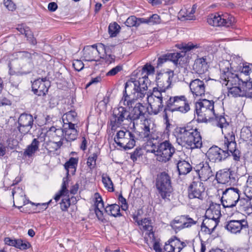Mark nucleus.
<instances>
[{"instance_id": "obj_57", "label": "nucleus", "mask_w": 252, "mask_h": 252, "mask_svg": "<svg viewBox=\"0 0 252 252\" xmlns=\"http://www.w3.org/2000/svg\"><path fill=\"white\" fill-rule=\"evenodd\" d=\"M118 200L119 203L121 204L122 210L126 211L128 209V205L126 203V199L122 196V194H120L118 197Z\"/></svg>"}, {"instance_id": "obj_2", "label": "nucleus", "mask_w": 252, "mask_h": 252, "mask_svg": "<svg viewBox=\"0 0 252 252\" xmlns=\"http://www.w3.org/2000/svg\"><path fill=\"white\" fill-rule=\"evenodd\" d=\"M177 142L189 149L200 148L202 145V138L197 128L188 125L184 127H177L175 131Z\"/></svg>"}, {"instance_id": "obj_1", "label": "nucleus", "mask_w": 252, "mask_h": 252, "mask_svg": "<svg viewBox=\"0 0 252 252\" xmlns=\"http://www.w3.org/2000/svg\"><path fill=\"white\" fill-rule=\"evenodd\" d=\"M155 67L150 64L146 63L142 69L141 78L138 80L131 79L125 85L120 103L128 107H132L135 100L143 98L147 93L148 75L154 74Z\"/></svg>"}, {"instance_id": "obj_51", "label": "nucleus", "mask_w": 252, "mask_h": 252, "mask_svg": "<svg viewBox=\"0 0 252 252\" xmlns=\"http://www.w3.org/2000/svg\"><path fill=\"white\" fill-rule=\"evenodd\" d=\"M68 186V176L64 177L63 179V183L62 185V188L60 191L65 194V195H68L69 190L67 189Z\"/></svg>"}, {"instance_id": "obj_36", "label": "nucleus", "mask_w": 252, "mask_h": 252, "mask_svg": "<svg viewBox=\"0 0 252 252\" xmlns=\"http://www.w3.org/2000/svg\"><path fill=\"white\" fill-rule=\"evenodd\" d=\"M64 131V140L67 141H73L76 139L77 136V131L74 126H63Z\"/></svg>"}, {"instance_id": "obj_20", "label": "nucleus", "mask_w": 252, "mask_h": 252, "mask_svg": "<svg viewBox=\"0 0 252 252\" xmlns=\"http://www.w3.org/2000/svg\"><path fill=\"white\" fill-rule=\"evenodd\" d=\"M134 219L135 222L137 223L140 229L146 232L145 240L147 241H153L155 239V236L153 231V226L151 220L149 218H144L141 220H138L136 217Z\"/></svg>"}, {"instance_id": "obj_3", "label": "nucleus", "mask_w": 252, "mask_h": 252, "mask_svg": "<svg viewBox=\"0 0 252 252\" xmlns=\"http://www.w3.org/2000/svg\"><path fill=\"white\" fill-rule=\"evenodd\" d=\"M195 113L199 122H207L217 118L214 110V102L206 99L196 102Z\"/></svg>"}, {"instance_id": "obj_46", "label": "nucleus", "mask_w": 252, "mask_h": 252, "mask_svg": "<svg viewBox=\"0 0 252 252\" xmlns=\"http://www.w3.org/2000/svg\"><path fill=\"white\" fill-rule=\"evenodd\" d=\"M14 247L20 250H27L31 247V244L28 241L21 239H16Z\"/></svg>"}, {"instance_id": "obj_35", "label": "nucleus", "mask_w": 252, "mask_h": 252, "mask_svg": "<svg viewBox=\"0 0 252 252\" xmlns=\"http://www.w3.org/2000/svg\"><path fill=\"white\" fill-rule=\"evenodd\" d=\"M51 135L53 141L55 142H61L63 144L64 138V131L61 128H57L55 126H51L48 131Z\"/></svg>"}, {"instance_id": "obj_43", "label": "nucleus", "mask_w": 252, "mask_h": 252, "mask_svg": "<svg viewBox=\"0 0 252 252\" xmlns=\"http://www.w3.org/2000/svg\"><path fill=\"white\" fill-rule=\"evenodd\" d=\"M62 145L61 142L50 141L47 143L46 148L49 152H53L58 150Z\"/></svg>"}, {"instance_id": "obj_39", "label": "nucleus", "mask_w": 252, "mask_h": 252, "mask_svg": "<svg viewBox=\"0 0 252 252\" xmlns=\"http://www.w3.org/2000/svg\"><path fill=\"white\" fill-rule=\"evenodd\" d=\"M197 6L194 4L190 10L186 8L182 9L180 12V15L184 18L186 20H191L194 19V14L195 12Z\"/></svg>"}, {"instance_id": "obj_33", "label": "nucleus", "mask_w": 252, "mask_h": 252, "mask_svg": "<svg viewBox=\"0 0 252 252\" xmlns=\"http://www.w3.org/2000/svg\"><path fill=\"white\" fill-rule=\"evenodd\" d=\"M39 141L37 138H34L31 144L28 145L23 153L25 157L31 158L39 151Z\"/></svg>"}, {"instance_id": "obj_26", "label": "nucleus", "mask_w": 252, "mask_h": 252, "mask_svg": "<svg viewBox=\"0 0 252 252\" xmlns=\"http://www.w3.org/2000/svg\"><path fill=\"white\" fill-rule=\"evenodd\" d=\"M145 107L140 102L136 103L130 112H129V120L133 122V125L138 124V121L142 122L145 119Z\"/></svg>"}, {"instance_id": "obj_59", "label": "nucleus", "mask_w": 252, "mask_h": 252, "mask_svg": "<svg viewBox=\"0 0 252 252\" xmlns=\"http://www.w3.org/2000/svg\"><path fill=\"white\" fill-rule=\"evenodd\" d=\"M212 229L213 228H212L210 225H206V223H204L203 221L201 226V230L202 231L204 232L206 234H211L213 233Z\"/></svg>"}, {"instance_id": "obj_25", "label": "nucleus", "mask_w": 252, "mask_h": 252, "mask_svg": "<svg viewBox=\"0 0 252 252\" xmlns=\"http://www.w3.org/2000/svg\"><path fill=\"white\" fill-rule=\"evenodd\" d=\"M189 90L194 97H202L205 95L206 86L204 82L199 79L190 81L189 83Z\"/></svg>"}, {"instance_id": "obj_13", "label": "nucleus", "mask_w": 252, "mask_h": 252, "mask_svg": "<svg viewBox=\"0 0 252 252\" xmlns=\"http://www.w3.org/2000/svg\"><path fill=\"white\" fill-rule=\"evenodd\" d=\"M240 195V191L237 188H229L223 191L221 203L224 208H232L236 206Z\"/></svg>"}, {"instance_id": "obj_4", "label": "nucleus", "mask_w": 252, "mask_h": 252, "mask_svg": "<svg viewBox=\"0 0 252 252\" xmlns=\"http://www.w3.org/2000/svg\"><path fill=\"white\" fill-rule=\"evenodd\" d=\"M222 84L227 86L228 95L232 97H248L252 98V83L239 82L236 84H231L229 79H221Z\"/></svg>"}, {"instance_id": "obj_64", "label": "nucleus", "mask_w": 252, "mask_h": 252, "mask_svg": "<svg viewBox=\"0 0 252 252\" xmlns=\"http://www.w3.org/2000/svg\"><path fill=\"white\" fill-rule=\"evenodd\" d=\"M244 193L248 199H252V188H246Z\"/></svg>"}, {"instance_id": "obj_49", "label": "nucleus", "mask_w": 252, "mask_h": 252, "mask_svg": "<svg viewBox=\"0 0 252 252\" xmlns=\"http://www.w3.org/2000/svg\"><path fill=\"white\" fill-rule=\"evenodd\" d=\"M250 200H251L249 199H248L240 197L239 200L237 203H238L239 209L242 211L245 208V207H247L248 205L249 206L251 203Z\"/></svg>"}, {"instance_id": "obj_54", "label": "nucleus", "mask_w": 252, "mask_h": 252, "mask_svg": "<svg viewBox=\"0 0 252 252\" xmlns=\"http://www.w3.org/2000/svg\"><path fill=\"white\" fill-rule=\"evenodd\" d=\"M72 65L74 69L78 71H81L84 67V64L82 61L79 60H74Z\"/></svg>"}, {"instance_id": "obj_58", "label": "nucleus", "mask_w": 252, "mask_h": 252, "mask_svg": "<svg viewBox=\"0 0 252 252\" xmlns=\"http://www.w3.org/2000/svg\"><path fill=\"white\" fill-rule=\"evenodd\" d=\"M142 155L141 149H136L131 154L130 156L131 159L133 161H135L137 159L140 157V156Z\"/></svg>"}, {"instance_id": "obj_38", "label": "nucleus", "mask_w": 252, "mask_h": 252, "mask_svg": "<svg viewBox=\"0 0 252 252\" xmlns=\"http://www.w3.org/2000/svg\"><path fill=\"white\" fill-rule=\"evenodd\" d=\"M177 168L180 175H186L192 169V166L190 163L185 160H179L177 163Z\"/></svg>"}, {"instance_id": "obj_7", "label": "nucleus", "mask_w": 252, "mask_h": 252, "mask_svg": "<svg viewBox=\"0 0 252 252\" xmlns=\"http://www.w3.org/2000/svg\"><path fill=\"white\" fill-rule=\"evenodd\" d=\"M222 132L224 135L222 148L228 151L229 154H231L235 162L240 161L241 153L237 147L234 133L231 129L226 131L222 129Z\"/></svg>"}, {"instance_id": "obj_44", "label": "nucleus", "mask_w": 252, "mask_h": 252, "mask_svg": "<svg viewBox=\"0 0 252 252\" xmlns=\"http://www.w3.org/2000/svg\"><path fill=\"white\" fill-rule=\"evenodd\" d=\"M98 155L97 152L91 154L87 159V164L91 170L94 169L96 165Z\"/></svg>"}, {"instance_id": "obj_62", "label": "nucleus", "mask_w": 252, "mask_h": 252, "mask_svg": "<svg viewBox=\"0 0 252 252\" xmlns=\"http://www.w3.org/2000/svg\"><path fill=\"white\" fill-rule=\"evenodd\" d=\"M94 212L98 220L100 221H103L105 219L102 211L101 210V209H94Z\"/></svg>"}, {"instance_id": "obj_53", "label": "nucleus", "mask_w": 252, "mask_h": 252, "mask_svg": "<svg viewBox=\"0 0 252 252\" xmlns=\"http://www.w3.org/2000/svg\"><path fill=\"white\" fill-rule=\"evenodd\" d=\"M25 35L32 44L35 45L36 43V39L33 37L32 32L29 27L27 28Z\"/></svg>"}, {"instance_id": "obj_23", "label": "nucleus", "mask_w": 252, "mask_h": 252, "mask_svg": "<svg viewBox=\"0 0 252 252\" xmlns=\"http://www.w3.org/2000/svg\"><path fill=\"white\" fill-rule=\"evenodd\" d=\"M248 223L245 219L241 220H230L226 222L225 228L230 233L234 234H239L242 230L248 228Z\"/></svg>"}, {"instance_id": "obj_8", "label": "nucleus", "mask_w": 252, "mask_h": 252, "mask_svg": "<svg viewBox=\"0 0 252 252\" xmlns=\"http://www.w3.org/2000/svg\"><path fill=\"white\" fill-rule=\"evenodd\" d=\"M175 152V149L168 140H165L157 145L152 150L157 160L166 162L169 161Z\"/></svg>"}, {"instance_id": "obj_61", "label": "nucleus", "mask_w": 252, "mask_h": 252, "mask_svg": "<svg viewBox=\"0 0 252 252\" xmlns=\"http://www.w3.org/2000/svg\"><path fill=\"white\" fill-rule=\"evenodd\" d=\"M169 60L168 54L164 55L158 58L157 63V67H159L162 65V64Z\"/></svg>"}, {"instance_id": "obj_31", "label": "nucleus", "mask_w": 252, "mask_h": 252, "mask_svg": "<svg viewBox=\"0 0 252 252\" xmlns=\"http://www.w3.org/2000/svg\"><path fill=\"white\" fill-rule=\"evenodd\" d=\"M220 208V204L212 203L206 211V217L218 220L221 216Z\"/></svg>"}, {"instance_id": "obj_52", "label": "nucleus", "mask_w": 252, "mask_h": 252, "mask_svg": "<svg viewBox=\"0 0 252 252\" xmlns=\"http://www.w3.org/2000/svg\"><path fill=\"white\" fill-rule=\"evenodd\" d=\"M203 222L206 223V225H210L212 228H213L212 231L213 232L218 224L219 220L206 218V219Z\"/></svg>"}, {"instance_id": "obj_6", "label": "nucleus", "mask_w": 252, "mask_h": 252, "mask_svg": "<svg viewBox=\"0 0 252 252\" xmlns=\"http://www.w3.org/2000/svg\"><path fill=\"white\" fill-rule=\"evenodd\" d=\"M169 96V94L159 92L157 89L153 90L152 93L150 94H147V99L152 113L156 115L161 111L164 107V102L165 104L164 110H167V101Z\"/></svg>"}, {"instance_id": "obj_28", "label": "nucleus", "mask_w": 252, "mask_h": 252, "mask_svg": "<svg viewBox=\"0 0 252 252\" xmlns=\"http://www.w3.org/2000/svg\"><path fill=\"white\" fill-rule=\"evenodd\" d=\"M186 246L185 242H182L176 237L171 238L165 243L164 251L166 252H180Z\"/></svg>"}, {"instance_id": "obj_60", "label": "nucleus", "mask_w": 252, "mask_h": 252, "mask_svg": "<svg viewBox=\"0 0 252 252\" xmlns=\"http://www.w3.org/2000/svg\"><path fill=\"white\" fill-rule=\"evenodd\" d=\"M159 16L157 14H153L149 18L150 24L153 25L159 23Z\"/></svg>"}, {"instance_id": "obj_12", "label": "nucleus", "mask_w": 252, "mask_h": 252, "mask_svg": "<svg viewBox=\"0 0 252 252\" xmlns=\"http://www.w3.org/2000/svg\"><path fill=\"white\" fill-rule=\"evenodd\" d=\"M114 141L118 146L124 149H130L135 145V137L128 130H120L116 133Z\"/></svg>"}, {"instance_id": "obj_40", "label": "nucleus", "mask_w": 252, "mask_h": 252, "mask_svg": "<svg viewBox=\"0 0 252 252\" xmlns=\"http://www.w3.org/2000/svg\"><path fill=\"white\" fill-rule=\"evenodd\" d=\"M105 211L109 215L115 217L121 216L120 207L116 204L108 205L105 208Z\"/></svg>"}, {"instance_id": "obj_41", "label": "nucleus", "mask_w": 252, "mask_h": 252, "mask_svg": "<svg viewBox=\"0 0 252 252\" xmlns=\"http://www.w3.org/2000/svg\"><path fill=\"white\" fill-rule=\"evenodd\" d=\"M71 200L74 203L76 201V198L72 196L70 198L68 195L65 196L62 199V202L60 203L61 209L63 211H66L68 208L70 207L71 204Z\"/></svg>"}, {"instance_id": "obj_16", "label": "nucleus", "mask_w": 252, "mask_h": 252, "mask_svg": "<svg viewBox=\"0 0 252 252\" xmlns=\"http://www.w3.org/2000/svg\"><path fill=\"white\" fill-rule=\"evenodd\" d=\"M125 120H129V112L123 106L115 108L110 120L112 129L121 126Z\"/></svg>"}, {"instance_id": "obj_22", "label": "nucleus", "mask_w": 252, "mask_h": 252, "mask_svg": "<svg viewBox=\"0 0 252 252\" xmlns=\"http://www.w3.org/2000/svg\"><path fill=\"white\" fill-rule=\"evenodd\" d=\"M197 47V45H194L191 42L179 45V48L183 50L182 52L168 54V59L176 65L180 64L182 59L185 56L186 52Z\"/></svg>"}, {"instance_id": "obj_37", "label": "nucleus", "mask_w": 252, "mask_h": 252, "mask_svg": "<svg viewBox=\"0 0 252 252\" xmlns=\"http://www.w3.org/2000/svg\"><path fill=\"white\" fill-rule=\"evenodd\" d=\"M76 117L77 113L74 111H70L66 113L62 117V120L63 123V126L69 127L74 126L75 124H73V123L76 122Z\"/></svg>"}, {"instance_id": "obj_42", "label": "nucleus", "mask_w": 252, "mask_h": 252, "mask_svg": "<svg viewBox=\"0 0 252 252\" xmlns=\"http://www.w3.org/2000/svg\"><path fill=\"white\" fill-rule=\"evenodd\" d=\"M102 181L105 188L109 191L112 192L114 191L113 184L109 176L106 174L102 175Z\"/></svg>"}, {"instance_id": "obj_24", "label": "nucleus", "mask_w": 252, "mask_h": 252, "mask_svg": "<svg viewBox=\"0 0 252 252\" xmlns=\"http://www.w3.org/2000/svg\"><path fill=\"white\" fill-rule=\"evenodd\" d=\"M18 129L22 134H26L31 129L33 119L32 115L28 114H21L18 119Z\"/></svg>"}, {"instance_id": "obj_30", "label": "nucleus", "mask_w": 252, "mask_h": 252, "mask_svg": "<svg viewBox=\"0 0 252 252\" xmlns=\"http://www.w3.org/2000/svg\"><path fill=\"white\" fill-rule=\"evenodd\" d=\"M200 169L198 170L199 179L206 181L214 175V172L207 162L200 164Z\"/></svg>"}, {"instance_id": "obj_55", "label": "nucleus", "mask_w": 252, "mask_h": 252, "mask_svg": "<svg viewBox=\"0 0 252 252\" xmlns=\"http://www.w3.org/2000/svg\"><path fill=\"white\" fill-rule=\"evenodd\" d=\"M5 7L9 11H14L16 9V5L11 0H3Z\"/></svg>"}, {"instance_id": "obj_34", "label": "nucleus", "mask_w": 252, "mask_h": 252, "mask_svg": "<svg viewBox=\"0 0 252 252\" xmlns=\"http://www.w3.org/2000/svg\"><path fill=\"white\" fill-rule=\"evenodd\" d=\"M79 161L78 158H70L64 164V167L66 171V175L68 176L69 172L72 175H74L78 163Z\"/></svg>"}, {"instance_id": "obj_63", "label": "nucleus", "mask_w": 252, "mask_h": 252, "mask_svg": "<svg viewBox=\"0 0 252 252\" xmlns=\"http://www.w3.org/2000/svg\"><path fill=\"white\" fill-rule=\"evenodd\" d=\"M151 242H154L153 248L156 252H163L159 242L155 241V239L153 241H150Z\"/></svg>"}, {"instance_id": "obj_19", "label": "nucleus", "mask_w": 252, "mask_h": 252, "mask_svg": "<svg viewBox=\"0 0 252 252\" xmlns=\"http://www.w3.org/2000/svg\"><path fill=\"white\" fill-rule=\"evenodd\" d=\"M196 223V221L189 217V216H181L176 217L172 220L170 225L176 232H177L184 228L190 227Z\"/></svg>"}, {"instance_id": "obj_15", "label": "nucleus", "mask_w": 252, "mask_h": 252, "mask_svg": "<svg viewBox=\"0 0 252 252\" xmlns=\"http://www.w3.org/2000/svg\"><path fill=\"white\" fill-rule=\"evenodd\" d=\"M173 76V71L171 70L159 74L157 77V87L153 90L157 89L159 92L170 94L168 90L171 87Z\"/></svg>"}, {"instance_id": "obj_11", "label": "nucleus", "mask_w": 252, "mask_h": 252, "mask_svg": "<svg viewBox=\"0 0 252 252\" xmlns=\"http://www.w3.org/2000/svg\"><path fill=\"white\" fill-rule=\"evenodd\" d=\"M156 188L163 199L170 196L172 191L170 177L165 172H162L157 177L156 183Z\"/></svg>"}, {"instance_id": "obj_14", "label": "nucleus", "mask_w": 252, "mask_h": 252, "mask_svg": "<svg viewBox=\"0 0 252 252\" xmlns=\"http://www.w3.org/2000/svg\"><path fill=\"white\" fill-rule=\"evenodd\" d=\"M208 23L213 26H225L229 27L235 23L233 16L226 14L221 16L217 13L209 15L207 18Z\"/></svg>"}, {"instance_id": "obj_50", "label": "nucleus", "mask_w": 252, "mask_h": 252, "mask_svg": "<svg viewBox=\"0 0 252 252\" xmlns=\"http://www.w3.org/2000/svg\"><path fill=\"white\" fill-rule=\"evenodd\" d=\"M137 18L134 16H131L129 17L125 22V25L129 27L133 26H137Z\"/></svg>"}, {"instance_id": "obj_18", "label": "nucleus", "mask_w": 252, "mask_h": 252, "mask_svg": "<svg viewBox=\"0 0 252 252\" xmlns=\"http://www.w3.org/2000/svg\"><path fill=\"white\" fill-rule=\"evenodd\" d=\"M230 156L228 151L222 149L218 146H212L207 151L206 156L212 162H220Z\"/></svg>"}, {"instance_id": "obj_5", "label": "nucleus", "mask_w": 252, "mask_h": 252, "mask_svg": "<svg viewBox=\"0 0 252 252\" xmlns=\"http://www.w3.org/2000/svg\"><path fill=\"white\" fill-rule=\"evenodd\" d=\"M241 67V71L237 74L232 73L228 69L227 71H223L220 75V79H229L228 81L231 84H236L239 82L252 83V80L250 77V74L252 72V64H247L246 63L243 64Z\"/></svg>"}, {"instance_id": "obj_27", "label": "nucleus", "mask_w": 252, "mask_h": 252, "mask_svg": "<svg viewBox=\"0 0 252 252\" xmlns=\"http://www.w3.org/2000/svg\"><path fill=\"white\" fill-rule=\"evenodd\" d=\"M49 82L47 80L46 78L42 79L39 78L32 84V90L34 94L38 95H44L48 92Z\"/></svg>"}, {"instance_id": "obj_48", "label": "nucleus", "mask_w": 252, "mask_h": 252, "mask_svg": "<svg viewBox=\"0 0 252 252\" xmlns=\"http://www.w3.org/2000/svg\"><path fill=\"white\" fill-rule=\"evenodd\" d=\"M218 125L224 131L231 129L230 127L229 126L228 123L226 122L225 118L222 116H220L219 118Z\"/></svg>"}, {"instance_id": "obj_45", "label": "nucleus", "mask_w": 252, "mask_h": 252, "mask_svg": "<svg viewBox=\"0 0 252 252\" xmlns=\"http://www.w3.org/2000/svg\"><path fill=\"white\" fill-rule=\"evenodd\" d=\"M120 26L116 22L111 23L108 27V32L111 37H115L119 32Z\"/></svg>"}, {"instance_id": "obj_56", "label": "nucleus", "mask_w": 252, "mask_h": 252, "mask_svg": "<svg viewBox=\"0 0 252 252\" xmlns=\"http://www.w3.org/2000/svg\"><path fill=\"white\" fill-rule=\"evenodd\" d=\"M122 70V66L121 65H117L116 67L110 69L107 73L106 75L108 76H112L117 74L119 72Z\"/></svg>"}, {"instance_id": "obj_47", "label": "nucleus", "mask_w": 252, "mask_h": 252, "mask_svg": "<svg viewBox=\"0 0 252 252\" xmlns=\"http://www.w3.org/2000/svg\"><path fill=\"white\" fill-rule=\"evenodd\" d=\"M20 190L21 191V194H20V193L19 194H16L15 197V201L19 205L17 206L18 208L22 207L27 203V200L25 198V195L21 189H20Z\"/></svg>"}, {"instance_id": "obj_21", "label": "nucleus", "mask_w": 252, "mask_h": 252, "mask_svg": "<svg viewBox=\"0 0 252 252\" xmlns=\"http://www.w3.org/2000/svg\"><path fill=\"white\" fill-rule=\"evenodd\" d=\"M142 122V131L140 135L141 138L156 140H159L161 138V133L154 131L153 128H151V122L150 120L145 119Z\"/></svg>"}, {"instance_id": "obj_17", "label": "nucleus", "mask_w": 252, "mask_h": 252, "mask_svg": "<svg viewBox=\"0 0 252 252\" xmlns=\"http://www.w3.org/2000/svg\"><path fill=\"white\" fill-rule=\"evenodd\" d=\"M205 188L198 178H194L188 189V196L190 199L197 198L202 200L205 195Z\"/></svg>"}, {"instance_id": "obj_10", "label": "nucleus", "mask_w": 252, "mask_h": 252, "mask_svg": "<svg viewBox=\"0 0 252 252\" xmlns=\"http://www.w3.org/2000/svg\"><path fill=\"white\" fill-rule=\"evenodd\" d=\"M106 53V46L99 43L92 46H87L83 50L82 59L88 62H97L99 58H103L102 53Z\"/></svg>"}, {"instance_id": "obj_9", "label": "nucleus", "mask_w": 252, "mask_h": 252, "mask_svg": "<svg viewBox=\"0 0 252 252\" xmlns=\"http://www.w3.org/2000/svg\"><path fill=\"white\" fill-rule=\"evenodd\" d=\"M166 109L171 112L179 111L182 113H186L189 111L190 105L188 99L185 95L171 96L169 94Z\"/></svg>"}, {"instance_id": "obj_32", "label": "nucleus", "mask_w": 252, "mask_h": 252, "mask_svg": "<svg viewBox=\"0 0 252 252\" xmlns=\"http://www.w3.org/2000/svg\"><path fill=\"white\" fill-rule=\"evenodd\" d=\"M209 66L206 59L204 58H198L195 60L193 65L194 71L199 74L205 73L208 69Z\"/></svg>"}, {"instance_id": "obj_29", "label": "nucleus", "mask_w": 252, "mask_h": 252, "mask_svg": "<svg viewBox=\"0 0 252 252\" xmlns=\"http://www.w3.org/2000/svg\"><path fill=\"white\" fill-rule=\"evenodd\" d=\"M216 178L219 183L222 184L231 185L236 181L235 178L232 176V172L229 170H220L217 173Z\"/></svg>"}]
</instances>
